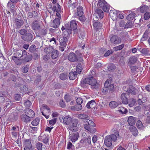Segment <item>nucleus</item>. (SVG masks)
I'll return each instance as SVG.
<instances>
[{"mask_svg":"<svg viewBox=\"0 0 150 150\" xmlns=\"http://www.w3.org/2000/svg\"><path fill=\"white\" fill-rule=\"evenodd\" d=\"M129 97V95L128 94L122 93L120 96V98L122 103L125 104H127L128 103V98Z\"/></svg>","mask_w":150,"mask_h":150,"instance_id":"obj_10","label":"nucleus"},{"mask_svg":"<svg viewBox=\"0 0 150 150\" xmlns=\"http://www.w3.org/2000/svg\"><path fill=\"white\" fill-rule=\"evenodd\" d=\"M98 7L102 8L105 12H109L110 9V6L104 0H100L98 1Z\"/></svg>","mask_w":150,"mask_h":150,"instance_id":"obj_6","label":"nucleus"},{"mask_svg":"<svg viewBox=\"0 0 150 150\" xmlns=\"http://www.w3.org/2000/svg\"><path fill=\"white\" fill-rule=\"evenodd\" d=\"M83 67V65L81 64H79L76 66L77 72L80 74L81 72Z\"/></svg>","mask_w":150,"mask_h":150,"instance_id":"obj_41","label":"nucleus"},{"mask_svg":"<svg viewBox=\"0 0 150 150\" xmlns=\"http://www.w3.org/2000/svg\"><path fill=\"white\" fill-rule=\"evenodd\" d=\"M3 79L6 80V82L9 84H11L12 82H15L17 80L15 76L7 72H5L3 73Z\"/></svg>","mask_w":150,"mask_h":150,"instance_id":"obj_5","label":"nucleus"},{"mask_svg":"<svg viewBox=\"0 0 150 150\" xmlns=\"http://www.w3.org/2000/svg\"><path fill=\"white\" fill-rule=\"evenodd\" d=\"M58 56V51L56 50H54L52 52L51 57L53 59H56Z\"/></svg>","mask_w":150,"mask_h":150,"instance_id":"obj_39","label":"nucleus"},{"mask_svg":"<svg viewBox=\"0 0 150 150\" xmlns=\"http://www.w3.org/2000/svg\"><path fill=\"white\" fill-rule=\"evenodd\" d=\"M88 84L93 86V88H98L99 84L97 82L96 79L93 77L88 78Z\"/></svg>","mask_w":150,"mask_h":150,"instance_id":"obj_7","label":"nucleus"},{"mask_svg":"<svg viewBox=\"0 0 150 150\" xmlns=\"http://www.w3.org/2000/svg\"><path fill=\"white\" fill-rule=\"evenodd\" d=\"M138 92V90L132 86H130L128 88V93L132 95H135Z\"/></svg>","mask_w":150,"mask_h":150,"instance_id":"obj_18","label":"nucleus"},{"mask_svg":"<svg viewBox=\"0 0 150 150\" xmlns=\"http://www.w3.org/2000/svg\"><path fill=\"white\" fill-rule=\"evenodd\" d=\"M115 66L113 64H110L108 67V69L109 71H112L115 69Z\"/></svg>","mask_w":150,"mask_h":150,"instance_id":"obj_47","label":"nucleus"},{"mask_svg":"<svg viewBox=\"0 0 150 150\" xmlns=\"http://www.w3.org/2000/svg\"><path fill=\"white\" fill-rule=\"evenodd\" d=\"M35 50V46L34 45H32L29 48V51L31 52H33Z\"/></svg>","mask_w":150,"mask_h":150,"instance_id":"obj_63","label":"nucleus"},{"mask_svg":"<svg viewBox=\"0 0 150 150\" xmlns=\"http://www.w3.org/2000/svg\"><path fill=\"white\" fill-rule=\"evenodd\" d=\"M76 106V110L79 111L82 108V105L81 104H77L75 105Z\"/></svg>","mask_w":150,"mask_h":150,"instance_id":"obj_60","label":"nucleus"},{"mask_svg":"<svg viewBox=\"0 0 150 150\" xmlns=\"http://www.w3.org/2000/svg\"><path fill=\"white\" fill-rule=\"evenodd\" d=\"M57 120V118H53L49 121V124L52 125H54L56 122Z\"/></svg>","mask_w":150,"mask_h":150,"instance_id":"obj_58","label":"nucleus"},{"mask_svg":"<svg viewBox=\"0 0 150 150\" xmlns=\"http://www.w3.org/2000/svg\"><path fill=\"white\" fill-rule=\"evenodd\" d=\"M131 71L134 73L135 72H137L139 71L138 68L136 66H132L130 67Z\"/></svg>","mask_w":150,"mask_h":150,"instance_id":"obj_55","label":"nucleus"},{"mask_svg":"<svg viewBox=\"0 0 150 150\" xmlns=\"http://www.w3.org/2000/svg\"><path fill=\"white\" fill-rule=\"evenodd\" d=\"M87 84H88V78H85L81 81L80 85L83 88L86 87V85Z\"/></svg>","mask_w":150,"mask_h":150,"instance_id":"obj_34","label":"nucleus"},{"mask_svg":"<svg viewBox=\"0 0 150 150\" xmlns=\"http://www.w3.org/2000/svg\"><path fill=\"white\" fill-rule=\"evenodd\" d=\"M54 50L52 47L50 46H48V47L45 48L44 49V51L47 54H49L52 52Z\"/></svg>","mask_w":150,"mask_h":150,"instance_id":"obj_36","label":"nucleus"},{"mask_svg":"<svg viewBox=\"0 0 150 150\" xmlns=\"http://www.w3.org/2000/svg\"><path fill=\"white\" fill-rule=\"evenodd\" d=\"M129 130L134 136H136L137 135L138 131L135 127L133 126H130L129 127Z\"/></svg>","mask_w":150,"mask_h":150,"instance_id":"obj_31","label":"nucleus"},{"mask_svg":"<svg viewBox=\"0 0 150 150\" xmlns=\"http://www.w3.org/2000/svg\"><path fill=\"white\" fill-rule=\"evenodd\" d=\"M117 137L114 134H111L106 136L105 138L104 143L107 147H110L112 144V142H115Z\"/></svg>","mask_w":150,"mask_h":150,"instance_id":"obj_4","label":"nucleus"},{"mask_svg":"<svg viewBox=\"0 0 150 150\" xmlns=\"http://www.w3.org/2000/svg\"><path fill=\"white\" fill-rule=\"evenodd\" d=\"M68 39L66 37H61L59 39L60 46L66 47L67 42Z\"/></svg>","mask_w":150,"mask_h":150,"instance_id":"obj_13","label":"nucleus"},{"mask_svg":"<svg viewBox=\"0 0 150 150\" xmlns=\"http://www.w3.org/2000/svg\"><path fill=\"white\" fill-rule=\"evenodd\" d=\"M15 25L16 28H20L24 24L23 20L20 16H18L14 20Z\"/></svg>","mask_w":150,"mask_h":150,"instance_id":"obj_9","label":"nucleus"},{"mask_svg":"<svg viewBox=\"0 0 150 150\" xmlns=\"http://www.w3.org/2000/svg\"><path fill=\"white\" fill-rule=\"evenodd\" d=\"M42 144L39 142L37 143L36 145V147L38 150H45V148L43 147L42 148Z\"/></svg>","mask_w":150,"mask_h":150,"instance_id":"obj_42","label":"nucleus"},{"mask_svg":"<svg viewBox=\"0 0 150 150\" xmlns=\"http://www.w3.org/2000/svg\"><path fill=\"white\" fill-rule=\"evenodd\" d=\"M78 121L77 119H75L72 120V118L68 116L65 117L63 120V122L65 124L69 125L70 127V130H72L73 128L75 127L77 124Z\"/></svg>","mask_w":150,"mask_h":150,"instance_id":"obj_3","label":"nucleus"},{"mask_svg":"<svg viewBox=\"0 0 150 150\" xmlns=\"http://www.w3.org/2000/svg\"><path fill=\"white\" fill-rule=\"evenodd\" d=\"M70 28L73 30L76 29L77 28V25L76 21L74 20L71 21L70 22Z\"/></svg>","mask_w":150,"mask_h":150,"instance_id":"obj_29","label":"nucleus"},{"mask_svg":"<svg viewBox=\"0 0 150 150\" xmlns=\"http://www.w3.org/2000/svg\"><path fill=\"white\" fill-rule=\"evenodd\" d=\"M59 78L62 80H65L67 78V75L66 74L62 73L60 74Z\"/></svg>","mask_w":150,"mask_h":150,"instance_id":"obj_61","label":"nucleus"},{"mask_svg":"<svg viewBox=\"0 0 150 150\" xmlns=\"http://www.w3.org/2000/svg\"><path fill=\"white\" fill-rule=\"evenodd\" d=\"M32 29L34 30H38L40 27V24L38 20L33 21L31 25Z\"/></svg>","mask_w":150,"mask_h":150,"instance_id":"obj_17","label":"nucleus"},{"mask_svg":"<svg viewBox=\"0 0 150 150\" xmlns=\"http://www.w3.org/2000/svg\"><path fill=\"white\" fill-rule=\"evenodd\" d=\"M28 70V68L27 66L23 67L21 69L22 71L24 73H26Z\"/></svg>","mask_w":150,"mask_h":150,"instance_id":"obj_62","label":"nucleus"},{"mask_svg":"<svg viewBox=\"0 0 150 150\" xmlns=\"http://www.w3.org/2000/svg\"><path fill=\"white\" fill-rule=\"evenodd\" d=\"M93 26L97 29H100L102 27V24L99 22L96 21L93 23Z\"/></svg>","mask_w":150,"mask_h":150,"instance_id":"obj_35","label":"nucleus"},{"mask_svg":"<svg viewBox=\"0 0 150 150\" xmlns=\"http://www.w3.org/2000/svg\"><path fill=\"white\" fill-rule=\"evenodd\" d=\"M144 17L146 20L149 19L150 17V13L149 12H146L144 15Z\"/></svg>","mask_w":150,"mask_h":150,"instance_id":"obj_64","label":"nucleus"},{"mask_svg":"<svg viewBox=\"0 0 150 150\" xmlns=\"http://www.w3.org/2000/svg\"><path fill=\"white\" fill-rule=\"evenodd\" d=\"M33 58V56L31 54L27 55V52H26V56L23 57L22 60L25 62H28L31 60Z\"/></svg>","mask_w":150,"mask_h":150,"instance_id":"obj_24","label":"nucleus"},{"mask_svg":"<svg viewBox=\"0 0 150 150\" xmlns=\"http://www.w3.org/2000/svg\"><path fill=\"white\" fill-rule=\"evenodd\" d=\"M96 105V103L94 100H92L88 102L86 104V106L88 108H93Z\"/></svg>","mask_w":150,"mask_h":150,"instance_id":"obj_21","label":"nucleus"},{"mask_svg":"<svg viewBox=\"0 0 150 150\" xmlns=\"http://www.w3.org/2000/svg\"><path fill=\"white\" fill-rule=\"evenodd\" d=\"M5 95L2 92H0V102L2 103L5 101Z\"/></svg>","mask_w":150,"mask_h":150,"instance_id":"obj_52","label":"nucleus"},{"mask_svg":"<svg viewBox=\"0 0 150 150\" xmlns=\"http://www.w3.org/2000/svg\"><path fill=\"white\" fill-rule=\"evenodd\" d=\"M71 33V30L70 28L69 29H67L65 30L63 32V33L64 34V35L66 36H68Z\"/></svg>","mask_w":150,"mask_h":150,"instance_id":"obj_44","label":"nucleus"},{"mask_svg":"<svg viewBox=\"0 0 150 150\" xmlns=\"http://www.w3.org/2000/svg\"><path fill=\"white\" fill-rule=\"evenodd\" d=\"M12 59L15 62L16 64L18 65H20L22 63L21 60L22 59H19L18 57L16 56H13L12 57Z\"/></svg>","mask_w":150,"mask_h":150,"instance_id":"obj_27","label":"nucleus"},{"mask_svg":"<svg viewBox=\"0 0 150 150\" xmlns=\"http://www.w3.org/2000/svg\"><path fill=\"white\" fill-rule=\"evenodd\" d=\"M5 105V107L8 109L13 105V103L10 100L7 99H6V103Z\"/></svg>","mask_w":150,"mask_h":150,"instance_id":"obj_26","label":"nucleus"},{"mask_svg":"<svg viewBox=\"0 0 150 150\" xmlns=\"http://www.w3.org/2000/svg\"><path fill=\"white\" fill-rule=\"evenodd\" d=\"M79 136V134L78 132H74L72 134L69 139L72 142H74L78 139Z\"/></svg>","mask_w":150,"mask_h":150,"instance_id":"obj_22","label":"nucleus"},{"mask_svg":"<svg viewBox=\"0 0 150 150\" xmlns=\"http://www.w3.org/2000/svg\"><path fill=\"white\" fill-rule=\"evenodd\" d=\"M17 117L16 113H12L9 115L8 118L10 121H14L16 120Z\"/></svg>","mask_w":150,"mask_h":150,"instance_id":"obj_28","label":"nucleus"},{"mask_svg":"<svg viewBox=\"0 0 150 150\" xmlns=\"http://www.w3.org/2000/svg\"><path fill=\"white\" fill-rule=\"evenodd\" d=\"M31 102L28 100H26L24 103V105L26 107H30L31 105Z\"/></svg>","mask_w":150,"mask_h":150,"instance_id":"obj_59","label":"nucleus"},{"mask_svg":"<svg viewBox=\"0 0 150 150\" xmlns=\"http://www.w3.org/2000/svg\"><path fill=\"white\" fill-rule=\"evenodd\" d=\"M110 41L111 43L114 44H117L121 42V38L116 35H113L111 38Z\"/></svg>","mask_w":150,"mask_h":150,"instance_id":"obj_11","label":"nucleus"},{"mask_svg":"<svg viewBox=\"0 0 150 150\" xmlns=\"http://www.w3.org/2000/svg\"><path fill=\"white\" fill-rule=\"evenodd\" d=\"M22 120L25 122H28L31 121L30 117L25 115H22L21 116Z\"/></svg>","mask_w":150,"mask_h":150,"instance_id":"obj_30","label":"nucleus"},{"mask_svg":"<svg viewBox=\"0 0 150 150\" xmlns=\"http://www.w3.org/2000/svg\"><path fill=\"white\" fill-rule=\"evenodd\" d=\"M148 8V6L145 5H143L140 8V11L141 13H144L147 11Z\"/></svg>","mask_w":150,"mask_h":150,"instance_id":"obj_45","label":"nucleus"},{"mask_svg":"<svg viewBox=\"0 0 150 150\" xmlns=\"http://www.w3.org/2000/svg\"><path fill=\"white\" fill-rule=\"evenodd\" d=\"M118 111L122 114L126 113L128 111L127 109L124 107H120Z\"/></svg>","mask_w":150,"mask_h":150,"instance_id":"obj_49","label":"nucleus"},{"mask_svg":"<svg viewBox=\"0 0 150 150\" xmlns=\"http://www.w3.org/2000/svg\"><path fill=\"white\" fill-rule=\"evenodd\" d=\"M135 15L136 14L134 13H132L127 16V18L129 21L132 20Z\"/></svg>","mask_w":150,"mask_h":150,"instance_id":"obj_46","label":"nucleus"},{"mask_svg":"<svg viewBox=\"0 0 150 150\" xmlns=\"http://www.w3.org/2000/svg\"><path fill=\"white\" fill-rule=\"evenodd\" d=\"M137 126L138 128L140 129H142L144 128L143 124L140 120H138L136 123Z\"/></svg>","mask_w":150,"mask_h":150,"instance_id":"obj_51","label":"nucleus"},{"mask_svg":"<svg viewBox=\"0 0 150 150\" xmlns=\"http://www.w3.org/2000/svg\"><path fill=\"white\" fill-rule=\"evenodd\" d=\"M118 105V104L116 102L112 101L109 103V106L112 108H116Z\"/></svg>","mask_w":150,"mask_h":150,"instance_id":"obj_50","label":"nucleus"},{"mask_svg":"<svg viewBox=\"0 0 150 150\" xmlns=\"http://www.w3.org/2000/svg\"><path fill=\"white\" fill-rule=\"evenodd\" d=\"M124 46V44H122L120 45L114 47L113 49L115 51H117L122 50Z\"/></svg>","mask_w":150,"mask_h":150,"instance_id":"obj_53","label":"nucleus"},{"mask_svg":"<svg viewBox=\"0 0 150 150\" xmlns=\"http://www.w3.org/2000/svg\"><path fill=\"white\" fill-rule=\"evenodd\" d=\"M95 13L99 16L100 19H102L103 18L104 13L101 9L97 8L95 11Z\"/></svg>","mask_w":150,"mask_h":150,"instance_id":"obj_33","label":"nucleus"},{"mask_svg":"<svg viewBox=\"0 0 150 150\" xmlns=\"http://www.w3.org/2000/svg\"><path fill=\"white\" fill-rule=\"evenodd\" d=\"M134 22L133 21H128L125 24V28H130L133 26L134 25Z\"/></svg>","mask_w":150,"mask_h":150,"instance_id":"obj_43","label":"nucleus"},{"mask_svg":"<svg viewBox=\"0 0 150 150\" xmlns=\"http://www.w3.org/2000/svg\"><path fill=\"white\" fill-rule=\"evenodd\" d=\"M19 33L22 35L21 38L24 41L27 42L31 41L33 38L32 34L27 30L23 28L19 31Z\"/></svg>","mask_w":150,"mask_h":150,"instance_id":"obj_2","label":"nucleus"},{"mask_svg":"<svg viewBox=\"0 0 150 150\" xmlns=\"http://www.w3.org/2000/svg\"><path fill=\"white\" fill-rule=\"evenodd\" d=\"M40 33L41 35H45L47 33V30L45 28L42 29L40 31Z\"/></svg>","mask_w":150,"mask_h":150,"instance_id":"obj_56","label":"nucleus"},{"mask_svg":"<svg viewBox=\"0 0 150 150\" xmlns=\"http://www.w3.org/2000/svg\"><path fill=\"white\" fill-rule=\"evenodd\" d=\"M39 121V119L37 117L32 122L31 124L33 126H36L38 124Z\"/></svg>","mask_w":150,"mask_h":150,"instance_id":"obj_48","label":"nucleus"},{"mask_svg":"<svg viewBox=\"0 0 150 150\" xmlns=\"http://www.w3.org/2000/svg\"><path fill=\"white\" fill-rule=\"evenodd\" d=\"M112 134H114L116 135L117 137L119 136V132L115 128H114L112 130Z\"/></svg>","mask_w":150,"mask_h":150,"instance_id":"obj_57","label":"nucleus"},{"mask_svg":"<svg viewBox=\"0 0 150 150\" xmlns=\"http://www.w3.org/2000/svg\"><path fill=\"white\" fill-rule=\"evenodd\" d=\"M77 14L76 13H75V17L77 16H82L83 14V8L81 6H79L77 8Z\"/></svg>","mask_w":150,"mask_h":150,"instance_id":"obj_25","label":"nucleus"},{"mask_svg":"<svg viewBox=\"0 0 150 150\" xmlns=\"http://www.w3.org/2000/svg\"><path fill=\"white\" fill-rule=\"evenodd\" d=\"M141 52L145 55H147L149 54V50L148 49L143 48Z\"/></svg>","mask_w":150,"mask_h":150,"instance_id":"obj_54","label":"nucleus"},{"mask_svg":"<svg viewBox=\"0 0 150 150\" xmlns=\"http://www.w3.org/2000/svg\"><path fill=\"white\" fill-rule=\"evenodd\" d=\"M136 118V117L133 116H130L128 117L127 122L130 126H133L135 124Z\"/></svg>","mask_w":150,"mask_h":150,"instance_id":"obj_23","label":"nucleus"},{"mask_svg":"<svg viewBox=\"0 0 150 150\" xmlns=\"http://www.w3.org/2000/svg\"><path fill=\"white\" fill-rule=\"evenodd\" d=\"M68 58L69 61L73 62H77L78 60V56L73 52L69 54Z\"/></svg>","mask_w":150,"mask_h":150,"instance_id":"obj_12","label":"nucleus"},{"mask_svg":"<svg viewBox=\"0 0 150 150\" xmlns=\"http://www.w3.org/2000/svg\"><path fill=\"white\" fill-rule=\"evenodd\" d=\"M25 115L31 118H33L35 115L34 112L30 108H26L24 110Z\"/></svg>","mask_w":150,"mask_h":150,"instance_id":"obj_15","label":"nucleus"},{"mask_svg":"<svg viewBox=\"0 0 150 150\" xmlns=\"http://www.w3.org/2000/svg\"><path fill=\"white\" fill-rule=\"evenodd\" d=\"M78 117L79 118L83 120V121L84 122V121H86L88 118H89V117L85 114H80L78 115Z\"/></svg>","mask_w":150,"mask_h":150,"instance_id":"obj_37","label":"nucleus"},{"mask_svg":"<svg viewBox=\"0 0 150 150\" xmlns=\"http://www.w3.org/2000/svg\"><path fill=\"white\" fill-rule=\"evenodd\" d=\"M69 75L70 79L71 80H74L75 79L76 77H77V72L76 71L74 72H70L69 73Z\"/></svg>","mask_w":150,"mask_h":150,"instance_id":"obj_32","label":"nucleus"},{"mask_svg":"<svg viewBox=\"0 0 150 150\" xmlns=\"http://www.w3.org/2000/svg\"><path fill=\"white\" fill-rule=\"evenodd\" d=\"M84 123H85L84 125V127L88 132L92 134L95 132L96 129L94 127L96 126V125L93 121L90 120L89 117L86 121H84Z\"/></svg>","mask_w":150,"mask_h":150,"instance_id":"obj_1","label":"nucleus"},{"mask_svg":"<svg viewBox=\"0 0 150 150\" xmlns=\"http://www.w3.org/2000/svg\"><path fill=\"white\" fill-rule=\"evenodd\" d=\"M14 4L15 3L9 1L7 4V6L9 7L11 9V10L12 11H15V6Z\"/></svg>","mask_w":150,"mask_h":150,"instance_id":"obj_38","label":"nucleus"},{"mask_svg":"<svg viewBox=\"0 0 150 150\" xmlns=\"http://www.w3.org/2000/svg\"><path fill=\"white\" fill-rule=\"evenodd\" d=\"M137 60V58L136 57H132L129 58L128 63L132 64H134L136 62Z\"/></svg>","mask_w":150,"mask_h":150,"instance_id":"obj_40","label":"nucleus"},{"mask_svg":"<svg viewBox=\"0 0 150 150\" xmlns=\"http://www.w3.org/2000/svg\"><path fill=\"white\" fill-rule=\"evenodd\" d=\"M60 23V20L59 18L54 19L51 24V26L54 28H58Z\"/></svg>","mask_w":150,"mask_h":150,"instance_id":"obj_16","label":"nucleus"},{"mask_svg":"<svg viewBox=\"0 0 150 150\" xmlns=\"http://www.w3.org/2000/svg\"><path fill=\"white\" fill-rule=\"evenodd\" d=\"M46 8L50 13L52 11L54 13L56 11V9L57 8V4L56 5H52V3L49 4L47 5Z\"/></svg>","mask_w":150,"mask_h":150,"instance_id":"obj_14","label":"nucleus"},{"mask_svg":"<svg viewBox=\"0 0 150 150\" xmlns=\"http://www.w3.org/2000/svg\"><path fill=\"white\" fill-rule=\"evenodd\" d=\"M57 8L56 9V15L59 18V19L61 18V14L62 13V7L58 3H57Z\"/></svg>","mask_w":150,"mask_h":150,"instance_id":"obj_19","label":"nucleus"},{"mask_svg":"<svg viewBox=\"0 0 150 150\" xmlns=\"http://www.w3.org/2000/svg\"><path fill=\"white\" fill-rule=\"evenodd\" d=\"M104 86L107 87L109 90L113 91L115 90L114 85L113 83H112V80L111 79H108L105 82Z\"/></svg>","mask_w":150,"mask_h":150,"instance_id":"obj_8","label":"nucleus"},{"mask_svg":"<svg viewBox=\"0 0 150 150\" xmlns=\"http://www.w3.org/2000/svg\"><path fill=\"white\" fill-rule=\"evenodd\" d=\"M26 50H24L23 51H22L21 50H18L16 53V57H20L22 59L23 57H25L26 56Z\"/></svg>","mask_w":150,"mask_h":150,"instance_id":"obj_20","label":"nucleus"}]
</instances>
